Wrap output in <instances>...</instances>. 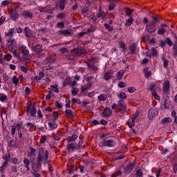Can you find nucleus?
Listing matches in <instances>:
<instances>
[{
    "label": "nucleus",
    "mask_w": 177,
    "mask_h": 177,
    "mask_svg": "<svg viewBox=\"0 0 177 177\" xmlns=\"http://www.w3.org/2000/svg\"><path fill=\"white\" fill-rule=\"evenodd\" d=\"M50 88L52 89V91H53L54 92H55V93H59V88H57V85H50Z\"/></svg>",
    "instance_id": "46"
},
{
    "label": "nucleus",
    "mask_w": 177,
    "mask_h": 177,
    "mask_svg": "<svg viewBox=\"0 0 177 177\" xmlns=\"http://www.w3.org/2000/svg\"><path fill=\"white\" fill-rule=\"evenodd\" d=\"M121 176V170H116L113 174H111V177H118Z\"/></svg>",
    "instance_id": "40"
},
{
    "label": "nucleus",
    "mask_w": 177,
    "mask_h": 177,
    "mask_svg": "<svg viewBox=\"0 0 177 177\" xmlns=\"http://www.w3.org/2000/svg\"><path fill=\"white\" fill-rule=\"evenodd\" d=\"M56 26L57 28H64V22H58Z\"/></svg>",
    "instance_id": "61"
},
{
    "label": "nucleus",
    "mask_w": 177,
    "mask_h": 177,
    "mask_svg": "<svg viewBox=\"0 0 177 177\" xmlns=\"http://www.w3.org/2000/svg\"><path fill=\"white\" fill-rule=\"evenodd\" d=\"M104 27L109 31V32H113L114 28L112 26H110L109 24H104Z\"/></svg>",
    "instance_id": "32"
},
{
    "label": "nucleus",
    "mask_w": 177,
    "mask_h": 177,
    "mask_svg": "<svg viewBox=\"0 0 177 177\" xmlns=\"http://www.w3.org/2000/svg\"><path fill=\"white\" fill-rule=\"evenodd\" d=\"M106 17H107V15H106V12H104V11H102L100 10L97 14V19H100V17H101V19H102V20H104V19H106Z\"/></svg>",
    "instance_id": "24"
},
{
    "label": "nucleus",
    "mask_w": 177,
    "mask_h": 177,
    "mask_svg": "<svg viewBox=\"0 0 177 177\" xmlns=\"http://www.w3.org/2000/svg\"><path fill=\"white\" fill-rule=\"evenodd\" d=\"M124 71L121 70L119 71L117 73H116V78L117 80H122V77H124Z\"/></svg>",
    "instance_id": "31"
},
{
    "label": "nucleus",
    "mask_w": 177,
    "mask_h": 177,
    "mask_svg": "<svg viewBox=\"0 0 177 177\" xmlns=\"http://www.w3.org/2000/svg\"><path fill=\"white\" fill-rule=\"evenodd\" d=\"M156 115H158V111L154 109H150L148 111V118L149 120H153L154 117Z\"/></svg>",
    "instance_id": "7"
},
{
    "label": "nucleus",
    "mask_w": 177,
    "mask_h": 177,
    "mask_svg": "<svg viewBox=\"0 0 177 177\" xmlns=\"http://www.w3.org/2000/svg\"><path fill=\"white\" fill-rule=\"evenodd\" d=\"M6 100H8V96L4 94H0V102H5Z\"/></svg>",
    "instance_id": "45"
},
{
    "label": "nucleus",
    "mask_w": 177,
    "mask_h": 177,
    "mask_svg": "<svg viewBox=\"0 0 177 177\" xmlns=\"http://www.w3.org/2000/svg\"><path fill=\"white\" fill-rule=\"evenodd\" d=\"M85 55H86V50L82 48H77L71 50V55H68L67 59L68 60H75L77 57L85 56Z\"/></svg>",
    "instance_id": "3"
},
{
    "label": "nucleus",
    "mask_w": 177,
    "mask_h": 177,
    "mask_svg": "<svg viewBox=\"0 0 177 177\" xmlns=\"http://www.w3.org/2000/svg\"><path fill=\"white\" fill-rule=\"evenodd\" d=\"M10 3H12V0H5L1 1V5L5 8V6H8V5H10Z\"/></svg>",
    "instance_id": "35"
},
{
    "label": "nucleus",
    "mask_w": 177,
    "mask_h": 177,
    "mask_svg": "<svg viewBox=\"0 0 177 177\" xmlns=\"http://www.w3.org/2000/svg\"><path fill=\"white\" fill-rule=\"evenodd\" d=\"M53 116L54 120H57L59 118V113L57 111L53 112Z\"/></svg>",
    "instance_id": "62"
},
{
    "label": "nucleus",
    "mask_w": 177,
    "mask_h": 177,
    "mask_svg": "<svg viewBox=\"0 0 177 177\" xmlns=\"http://www.w3.org/2000/svg\"><path fill=\"white\" fill-rule=\"evenodd\" d=\"M30 117H35L37 114V109L34 107L31 109V105H29L28 106L27 113H30Z\"/></svg>",
    "instance_id": "17"
},
{
    "label": "nucleus",
    "mask_w": 177,
    "mask_h": 177,
    "mask_svg": "<svg viewBox=\"0 0 177 177\" xmlns=\"http://www.w3.org/2000/svg\"><path fill=\"white\" fill-rule=\"evenodd\" d=\"M65 114L68 118H74V114H73V111L71 109H66L65 111Z\"/></svg>",
    "instance_id": "25"
},
{
    "label": "nucleus",
    "mask_w": 177,
    "mask_h": 177,
    "mask_svg": "<svg viewBox=\"0 0 177 177\" xmlns=\"http://www.w3.org/2000/svg\"><path fill=\"white\" fill-rule=\"evenodd\" d=\"M8 164H9V162L8 160H5V162L2 164L1 168V171H3L6 168V167L8 165Z\"/></svg>",
    "instance_id": "59"
},
{
    "label": "nucleus",
    "mask_w": 177,
    "mask_h": 177,
    "mask_svg": "<svg viewBox=\"0 0 177 177\" xmlns=\"http://www.w3.org/2000/svg\"><path fill=\"white\" fill-rule=\"evenodd\" d=\"M157 23H160L158 18L152 17L145 27L146 31H147L149 34H154V32L157 31Z\"/></svg>",
    "instance_id": "2"
},
{
    "label": "nucleus",
    "mask_w": 177,
    "mask_h": 177,
    "mask_svg": "<svg viewBox=\"0 0 177 177\" xmlns=\"http://www.w3.org/2000/svg\"><path fill=\"white\" fill-rule=\"evenodd\" d=\"M10 161H11V162H12V164H15V165L21 163V159L18 158H12L10 159Z\"/></svg>",
    "instance_id": "27"
},
{
    "label": "nucleus",
    "mask_w": 177,
    "mask_h": 177,
    "mask_svg": "<svg viewBox=\"0 0 177 177\" xmlns=\"http://www.w3.org/2000/svg\"><path fill=\"white\" fill-rule=\"evenodd\" d=\"M136 177H143V172L142 171V169H139L136 172Z\"/></svg>",
    "instance_id": "42"
},
{
    "label": "nucleus",
    "mask_w": 177,
    "mask_h": 177,
    "mask_svg": "<svg viewBox=\"0 0 177 177\" xmlns=\"http://www.w3.org/2000/svg\"><path fill=\"white\" fill-rule=\"evenodd\" d=\"M162 60L163 62V67L167 68V67H168V60L164 56L162 57Z\"/></svg>",
    "instance_id": "38"
},
{
    "label": "nucleus",
    "mask_w": 177,
    "mask_h": 177,
    "mask_svg": "<svg viewBox=\"0 0 177 177\" xmlns=\"http://www.w3.org/2000/svg\"><path fill=\"white\" fill-rule=\"evenodd\" d=\"M11 20L16 21L19 19V12L16 10H11L10 12Z\"/></svg>",
    "instance_id": "11"
},
{
    "label": "nucleus",
    "mask_w": 177,
    "mask_h": 177,
    "mask_svg": "<svg viewBox=\"0 0 177 177\" xmlns=\"http://www.w3.org/2000/svg\"><path fill=\"white\" fill-rule=\"evenodd\" d=\"M97 99L101 102H106L107 100V95L105 93L100 94L97 96Z\"/></svg>",
    "instance_id": "28"
},
{
    "label": "nucleus",
    "mask_w": 177,
    "mask_h": 177,
    "mask_svg": "<svg viewBox=\"0 0 177 177\" xmlns=\"http://www.w3.org/2000/svg\"><path fill=\"white\" fill-rule=\"evenodd\" d=\"M116 145L115 141L113 140H104L98 143V146L101 149H103V147H115Z\"/></svg>",
    "instance_id": "4"
},
{
    "label": "nucleus",
    "mask_w": 177,
    "mask_h": 177,
    "mask_svg": "<svg viewBox=\"0 0 177 177\" xmlns=\"http://www.w3.org/2000/svg\"><path fill=\"white\" fill-rule=\"evenodd\" d=\"M163 93H165L167 95V93H169V81L165 80L163 83Z\"/></svg>",
    "instance_id": "12"
},
{
    "label": "nucleus",
    "mask_w": 177,
    "mask_h": 177,
    "mask_svg": "<svg viewBox=\"0 0 177 177\" xmlns=\"http://www.w3.org/2000/svg\"><path fill=\"white\" fill-rule=\"evenodd\" d=\"M173 54L177 56V44H173Z\"/></svg>",
    "instance_id": "60"
},
{
    "label": "nucleus",
    "mask_w": 177,
    "mask_h": 177,
    "mask_svg": "<svg viewBox=\"0 0 177 177\" xmlns=\"http://www.w3.org/2000/svg\"><path fill=\"white\" fill-rule=\"evenodd\" d=\"M165 41L169 46H172V45H174L172 40H171V38L169 37H166Z\"/></svg>",
    "instance_id": "44"
},
{
    "label": "nucleus",
    "mask_w": 177,
    "mask_h": 177,
    "mask_svg": "<svg viewBox=\"0 0 177 177\" xmlns=\"http://www.w3.org/2000/svg\"><path fill=\"white\" fill-rule=\"evenodd\" d=\"M57 19H64L66 17V15L64 13H59L57 15Z\"/></svg>",
    "instance_id": "64"
},
{
    "label": "nucleus",
    "mask_w": 177,
    "mask_h": 177,
    "mask_svg": "<svg viewBox=\"0 0 177 177\" xmlns=\"http://www.w3.org/2000/svg\"><path fill=\"white\" fill-rule=\"evenodd\" d=\"M15 34V29L11 28L8 32L5 33V37L6 38H12L13 37V35Z\"/></svg>",
    "instance_id": "23"
},
{
    "label": "nucleus",
    "mask_w": 177,
    "mask_h": 177,
    "mask_svg": "<svg viewBox=\"0 0 177 177\" xmlns=\"http://www.w3.org/2000/svg\"><path fill=\"white\" fill-rule=\"evenodd\" d=\"M20 49L24 56H28V55H30V51L28 50V48H27V46L24 44L21 46Z\"/></svg>",
    "instance_id": "16"
},
{
    "label": "nucleus",
    "mask_w": 177,
    "mask_h": 177,
    "mask_svg": "<svg viewBox=\"0 0 177 177\" xmlns=\"http://www.w3.org/2000/svg\"><path fill=\"white\" fill-rule=\"evenodd\" d=\"M132 23H133V18L131 17L129 19H126L125 26L127 27H131Z\"/></svg>",
    "instance_id": "29"
},
{
    "label": "nucleus",
    "mask_w": 177,
    "mask_h": 177,
    "mask_svg": "<svg viewBox=\"0 0 177 177\" xmlns=\"http://www.w3.org/2000/svg\"><path fill=\"white\" fill-rule=\"evenodd\" d=\"M77 139H78V135L75 133L73 134L71 136H69L66 138V140L68 143H70V142H75Z\"/></svg>",
    "instance_id": "19"
},
{
    "label": "nucleus",
    "mask_w": 177,
    "mask_h": 177,
    "mask_svg": "<svg viewBox=\"0 0 177 177\" xmlns=\"http://www.w3.org/2000/svg\"><path fill=\"white\" fill-rule=\"evenodd\" d=\"M12 84H14V85H17V84H19V78H17V76L14 75L12 77Z\"/></svg>",
    "instance_id": "50"
},
{
    "label": "nucleus",
    "mask_w": 177,
    "mask_h": 177,
    "mask_svg": "<svg viewBox=\"0 0 177 177\" xmlns=\"http://www.w3.org/2000/svg\"><path fill=\"white\" fill-rule=\"evenodd\" d=\"M16 133V126L12 125L11 127V135L13 136Z\"/></svg>",
    "instance_id": "63"
},
{
    "label": "nucleus",
    "mask_w": 177,
    "mask_h": 177,
    "mask_svg": "<svg viewBox=\"0 0 177 177\" xmlns=\"http://www.w3.org/2000/svg\"><path fill=\"white\" fill-rule=\"evenodd\" d=\"M23 162H24V167L25 168V169H26V171H30V165L31 164V162L30 161V160H28V158H25L23 160Z\"/></svg>",
    "instance_id": "14"
},
{
    "label": "nucleus",
    "mask_w": 177,
    "mask_h": 177,
    "mask_svg": "<svg viewBox=\"0 0 177 177\" xmlns=\"http://www.w3.org/2000/svg\"><path fill=\"white\" fill-rule=\"evenodd\" d=\"M64 8H66V0H60L59 9H61V10H64Z\"/></svg>",
    "instance_id": "33"
},
{
    "label": "nucleus",
    "mask_w": 177,
    "mask_h": 177,
    "mask_svg": "<svg viewBox=\"0 0 177 177\" xmlns=\"http://www.w3.org/2000/svg\"><path fill=\"white\" fill-rule=\"evenodd\" d=\"M81 12L83 15H85V13H86L87 12H89V6H85L82 8Z\"/></svg>",
    "instance_id": "43"
},
{
    "label": "nucleus",
    "mask_w": 177,
    "mask_h": 177,
    "mask_svg": "<svg viewBox=\"0 0 177 177\" xmlns=\"http://www.w3.org/2000/svg\"><path fill=\"white\" fill-rule=\"evenodd\" d=\"M12 54L14 55V56H15V57H17V59H21V57L20 56V53H19L17 52V49H15L14 51L12 52Z\"/></svg>",
    "instance_id": "49"
},
{
    "label": "nucleus",
    "mask_w": 177,
    "mask_h": 177,
    "mask_svg": "<svg viewBox=\"0 0 177 177\" xmlns=\"http://www.w3.org/2000/svg\"><path fill=\"white\" fill-rule=\"evenodd\" d=\"M75 149H78V145H77L76 142H71L68 144L66 147V150L69 152L73 153Z\"/></svg>",
    "instance_id": "8"
},
{
    "label": "nucleus",
    "mask_w": 177,
    "mask_h": 177,
    "mask_svg": "<svg viewBox=\"0 0 177 177\" xmlns=\"http://www.w3.org/2000/svg\"><path fill=\"white\" fill-rule=\"evenodd\" d=\"M15 127H16L17 131H20V130H21L23 129V123L18 122V123H17V125Z\"/></svg>",
    "instance_id": "51"
},
{
    "label": "nucleus",
    "mask_w": 177,
    "mask_h": 177,
    "mask_svg": "<svg viewBox=\"0 0 177 177\" xmlns=\"http://www.w3.org/2000/svg\"><path fill=\"white\" fill-rule=\"evenodd\" d=\"M33 52H35V53H41V52H42V46L41 44L33 46Z\"/></svg>",
    "instance_id": "21"
},
{
    "label": "nucleus",
    "mask_w": 177,
    "mask_h": 177,
    "mask_svg": "<svg viewBox=\"0 0 177 177\" xmlns=\"http://www.w3.org/2000/svg\"><path fill=\"white\" fill-rule=\"evenodd\" d=\"M171 122H172V119L171 118H165L160 121V124H162Z\"/></svg>",
    "instance_id": "30"
},
{
    "label": "nucleus",
    "mask_w": 177,
    "mask_h": 177,
    "mask_svg": "<svg viewBox=\"0 0 177 177\" xmlns=\"http://www.w3.org/2000/svg\"><path fill=\"white\" fill-rule=\"evenodd\" d=\"M21 16L22 17H24V19H32V17H34V14L28 10H23Z\"/></svg>",
    "instance_id": "9"
},
{
    "label": "nucleus",
    "mask_w": 177,
    "mask_h": 177,
    "mask_svg": "<svg viewBox=\"0 0 177 177\" xmlns=\"http://www.w3.org/2000/svg\"><path fill=\"white\" fill-rule=\"evenodd\" d=\"M92 88V82H89L86 86H82L81 87V92H86L88 89Z\"/></svg>",
    "instance_id": "22"
},
{
    "label": "nucleus",
    "mask_w": 177,
    "mask_h": 177,
    "mask_svg": "<svg viewBox=\"0 0 177 177\" xmlns=\"http://www.w3.org/2000/svg\"><path fill=\"white\" fill-rule=\"evenodd\" d=\"M37 151V149L35 148L30 147V151L29 152V156L30 157H32V156H35V152Z\"/></svg>",
    "instance_id": "52"
},
{
    "label": "nucleus",
    "mask_w": 177,
    "mask_h": 177,
    "mask_svg": "<svg viewBox=\"0 0 177 177\" xmlns=\"http://www.w3.org/2000/svg\"><path fill=\"white\" fill-rule=\"evenodd\" d=\"M4 59L5 60H6L7 62H10V60H12V55L10 54H7L4 56Z\"/></svg>",
    "instance_id": "58"
},
{
    "label": "nucleus",
    "mask_w": 177,
    "mask_h": 177,
    "mask_svg": "<svg viewBox=\"0 0 177 177\" xmlns=\"http://www.w3.org/2000/svg\"><path fill=\"white\" fill-rule=\"evenodd\" d=\"M151 56H152V57H156L157 56V49H156V48H152L151 50Z\"/></svg>",
    "instance_id": "41"
},
{
    "label": "nucleus",
    "mask_w": 177,
    "mask_h": 177,
    "mask_svg": "<svg viewBox=\"0 0 177 177\" xmlns=\"http://www.w3.org/2000/svg\"><path fill=\"white\" fill-rule=\"evenodd\" d=\"M15 48H16V46H15L13 44H10L8 46V50H9V52H11V53H12V52L15 51Z\"/></svg>",
    "instance_id": "55"
},
{
    "label": "nucleus",
    "mask_w": 177,
    "mask_h": 177,
    "mask_svg": "<svg viewBox=\"0 0 177 177\" xmlns=\"http://www.w3.org/2000/svg\"><path fill=\"white\" fill-rule=\"evenodd\" d=\"M120 48H122V52H125V50H127V46L125 45V43H124V42L120 43Z\"/></svg>",
    "instance_id": "57"
},
{
    "label": "nucleus",
    "mask_w": 177,
    "mask_h": 177,
    "mask_svg": "<svg viewBox=\"0 0 177 177\" xmlns=\"http://www.w3.org/2000/svg\"><path fill=\"white\" fill-rule=\"evenodd\" d=\"M3 160L4 161H8L9 162V158H10V152L8 151L2 157Z\"/></svg>",
    "instance_id": "34"
},
{
    "label": "nucleus",
    "mask_w": 177,
    "mask_h": 177,
    "mask_svg": "<svg viewBox=\"0 0 177 177\" xmlns=\"http://www.w3.org/2000/svg\"><path fill=\"white\" fill-rule=\"evenodd\" d=\"M152 96H153L154 99H156V100H160V95H158V94H157V91H153L151 93Z\"/></svg>",
    "instance_id": "48"
},
{
    "label": "nucleus",
    "mask_w": 177,
    "mask_h": 177,
    "mask_svg": "<svg viewBox=\"0 0 177 177\" xmlns=\"http://www.w3.org/2000/svg\"><path fill=\"white\" fill-rule=\"evenodd\" d=\"M87 66L89 68H92V67H93V66H95V62H93V61H92V60H88L87 62Z\"/></svg>",
    "instance_id": "54"
},
{
    "label": "nucleus",
    "mask_w": 177,
    "mask_h": 177,
    "mask_svg": "<svg viewBox=\"0 0 177 177\" xmlns=\"http://www.w3.org/2000/svg\"><path fill=\"white\" fill-rule=\"evenodd\" d=\"M136 167V162H133L129 165H127L124 169V172L126 175H128V174H131L132 172V169Z\"/></svg>",
    "instance_id": "5"
},
{
    "label": "nucleus",
    "mask_w": 177,
    "mask_h": 177,
    "mask_svg": "<svg viewBox=\"0 0 177 177\" xmlns=\"http://www.w3.org/2000/svg\"><path fill=\"white\" fill-rule=\"evenodd\" d=\"M59 34H60V35H64V37H68L70 35H71V31L70 30V29H67V30H61L59 32Z\"/></svg>",
    "instance_id": "20"
},
{
    "label": "nucleus",
    "mask_w": 177,
    "mask_h": 177,
    "mask_svg": "<svg viewBox=\"0 0 177 177\" xmlns=\"http://www.w3.org/2000/svg\"><path fill=\"white\" fill-rule=\"evenodd\" d=\"M118 97L121 100H124V99H127V94L124 92H121L120 94H118Z\"/></svg>",
    "instance_id": "37"
},
{
    "label": "nucleus",
    "mask_w": 177,
    "mask_h": 177,
    "mask_svg": "<svg viewBox=\"0 0 177 177\" xmlns=\"http://www.w3.org/2000/svg\"><path fill=\"white\" fill-rule=\"evenodd\" d=\"M167 28H168V26L164 24H160V27L157 31L158 35H164L167 32Z\"/></svg>",
    "instance_id": "6"
},
{
    "label": "nucleus",
    "mask_w": 177,
    "mask_h": 177,
    "mask_svg": "<svg viewBox=\"0 0 177 177\" xmlns=\"http://www.w3.org/2000/svg\"><path fill=\"white\" fill-rule=\"evenodd\" d=\"M111 78V74L109 71L106 72L104 75V80H105V81H109V80H110Z\"/></svg>",
    "instance_id": "39"
},
{
    "label": "nucleus",
    "mask_w": 177,
    "mask_h": 177,
    "mask_svg": "<svg viewBox=\"0 0 177 177\" xmlns=\"http://www.w3.org/2000/svg\"><path fill=\"white\" fill-rule=\"evenodd\" d=\"M23 60L25 63H30L31 62V56L30 55H24Z\"/></svg>",
    "instance_id": "36"
},
{
    "label": "nucleus",
    "mask_w": 177,
    "mask_h": 177,
    "mask_svg": "<svg viewBox=\"0 0 177 177\" xmlns=\"http://www.w3.org/2000/svg\"><path fill=\"white\" fill-rule=\"evenodd\" d=\"M111 114H113V111L109 107L105 108L102 112L104 117H110Z\"/></svg>",
    "instance_id": "15"
},
{
    "label": "nucleus",
    "mask_w": 177,
    "mask_h": 177,
    "mask_svg": "<svg viewBox=\"0 0 177 177\" xmlns=\"http://www.w3.org/2000/svg\"><path fill=\"white\" fill-rule=\"evenodd\" d=\"M48 127L50 128L51 131H53L54 129H56L57 128V124L48 122Z\"/></svg>",
    "instance_id": "47"
},
{
    "label": "nucleus",
    "mask_w": 177,
    "mask_h": 177,
    "mask_svg": "<svg viewBox=\"0 0 177 177\" xmlns=\"http://www.w3.org/2000/svg\"><path fill=\"white\" fill-rule=\"evenodd\" d=\"M56 60V57L55 55H50L47 57L44 61V64H49L50 63H53Z\"/></svg>",
    "instance_id": "10"
},
{
    "label": "nucleus",
    "mask_w": 177,
    "mask_h": 177,
    "mask_svg": "<svg viewBox=\"0 0 177 177\" xmlns=\"http://www.w3.org/2000/svg\"><path fill=\"white\" fill-rule=\"evenodd\" d=\"M48 158H49V151L45 150L43 147L39 148L36 162H33L32 165V176L41 177L39 171L42 168V163L44 162V165H46L48 164Z\"/></svg>",
    "instance_id": "1"
},
{
    "label": "nucleus",
    "mask_w": 177,
    "mask_h": 177,
    "mask_svg": "<svg viewBox=\"0 0 177 177\" xmlns=\"http://www.w3.org/2000/svg\"><path fill=\"white\" fill-rule=\"evenodd\" d=\"M77 93H78V89H77V88H75V87H73L72 88L73 96H77Z\"/></svg>",
    "instance_id": "56"
},
{
    "label": "nucleus",
    "mask_w": 177,
    "mask_h": 177,
    "mask_svg": "<svg viewBox=\"0 0 177 177\" xmlns=\"http://www.w3.org/2000/svg\"><path fill=\"white\" fill-rule=\"evenodd\" d=\"M25 35L28 38H30L31 35H32V32L31 31V29L28 27H25Z\"/></svg>",
    "instance_id": "26"
},
{
    "label": "nucleus",
    "mask_w": 177,
    "mask_h": 177,
    "mask_svg": "<svg viewBox=\"0 0 177 177\" xmlns=\"http://www.w3.org/2000/svg\"><path fill=\"white\" fill-rule=\"evenodd\" d=\"M136 48H138L136 43H133L129 46V49L131 55H136Z\"/></svg>",
    "instance_id": "18"
},
{
    "label": "nucleus",
    "mask_w": 177,
    "mask_h": 177,
    "mask_svg": "<svg viewBox=\"0 0 177 177\" xmlns=\"http://www.w3.org/2000/svg\"><path fill=\"white\" fill-rule=\"evenodd\" d=\"M118 107L120 108L121 111H123V113H125V111H127V105H125V102L124 101V100H121L120 101H118Z\"/></svg>",
    "instance_id": "13"
},
{
    "label": "nucleus",
    "mask_w": 177,
    "mask_h": 177,
    "mask_svg": "<svg viewBox=\"0 0 177 177\" xmlns=\"http://www.w3.org/2000/svg\"><path fill=\"white\" fill-rule=\"evenodd\" d=\"M133 12V10L128 8L126 11V16H128L129 17H131V16H132Z\"/></svg>",
    "instance_id": "53"
}]
</instances>
